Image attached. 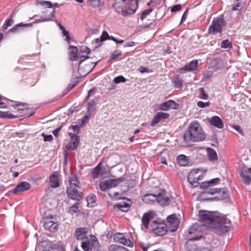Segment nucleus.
<instances>
[{
  "label": "nucleus",
  "instance_id": "1",
  "mask_svg": "<svg viewBox=\"0 0 251 251\" xmlns=\"http://www.w3.org/2000/svg\"><path fill=\"white\" fill-rule=\"evenodd\" d=\"M199 215L200 221L204 226L211 228L215 233L219 235L227 232L230 228V220L219 212L200 210Z\"/></svg>",
  "mask_w": 251,
  "mask_h": 251
},
{
  "label": "nucleus",
  "instance_id": "55",
  "mask_svg": "<svg viewBox=\"0 0 251 251\" xmlns=\"http://www.w3.org/2000/svg\"><path fill=\"white\" fill-rule=\"evenodd\" d=\"M100 173V170L97 168H95L92 172V176L94 178H97L98 177Z\"/></svg>",
  "mask_w": 251,
  "mask_h": 251
},
{
  "label": "nucleus",
  "instance_id": "62",
  "mask_svg": "<svg viewBox=\"0 0 251 251\" xmlns=\"http://www.w3.org/2000/svg\"><path fill=\"white\" fill-rule=\"evenodd\" d=\"M181 5H180V4L175 5L174 6H173V7L172 8L171 11L173 12L178 11L181 9Z\"/></svg>",
  "mask_w": 251,
  "mask_h": 251
},
{
  "label": "nucleus",
  "instance_id": "38",
  "mask_svg": "<svg viewBox=\"0 0 251 251\" xmlns=\"http://www.w3.org/2000/svg\"><path fill=\"white\" fill-rule=\"evenodd\" d=\"M96 103L94 100H91L88 103L87 112L88 114L91 115V113L96 109Z\"/></svg>",
  "mask_w": 251,
  "mask_h": 251
},
{
  "label": "nucleus",
  "instance_id": "6",
  "mask_svg": "<svg viewBox=\"0 0 251 251\" xmlns=\"http://www.w3.org/2000/svg\"><path fill=\"white\" fill-rule=\"evenodd\" d=\"M122 179H111L100 181L99 183L100 189L102 191H106L109 189L115 187L122 181Z\"/></svg>",
  "mask_w": 251,
  "mask_h": 251
},
{
  "label": "nucleus",
  "instance_id": "9",
  "mask_svg": "<svg viewBox=\"0 0 251 251\" xmlns=\"http://www.w3.org/2000/svg\"><path fill=\"white\" fill-rule=\"evenodd\" d=\"M224 25V20L222 18L218 17L214 19L209 27L210 33L214 34L216 32H220Z\"/></svg>",
  "mask_w": 251,
  "mask_h": 251
},
{
  "label": "nucleus",
  "instance_id": "33",
  "mask_svg": "<svg viewBox=\"0 0 251 251\" xmlns=\"http://www.w3.org/2000/svg\"><path fill=\"white\" fill-rule=\"evenodd\" d=\"M156 196L153 194H147L143 197V201L146 203H150L152 201H156Z\"/></svg>",
  "mask_w": 251,
  "mask_h": 251
},
{
  "label": "nucleus",
  "instance_id": "12",
  "mask_svg": "<svg viewBox=\"0 0 251 251\" xmlns=\"http://www.w3.org/2000/svg\"><path fill=\"white\" fill-rule=\"evenodd\" d=\"M169 226L172 231H175L177 228L179 222L175 214H172L168 216L167 218Z\"/></svg>",
  "mask_w": 251,
  "mask_h": 251
},
{
  "label": "nucleus",
  "instance_id": "58",
  "mask_svg": "<svg viewBox=\"0 0 251 251\" xmlns=\"http://www.w3.org/2000/svg\"><path fill=\"white\" fill-rule=\"evenodd\" d=\"M213 75V72L211 71H206L204 74L203 77L205 79H207L210 78Z\"/></svg>",
  "mask_w": 251,
  "mask_h": 251
},
{
  "label": "nucleus",
  "instance_id": "51",
  "mask_svg": "<svg viewBox=\"0 0 251 251\" xmlns=\"http://www.w3.org/2000/svg\"><path fill=\"white\" fill-rule=\"evenodd\" d=\"M200 98L203 100H207L208 99V95L204 92L203 88L200 89Z\"/></svg>",
  "mask_w": 251,
  "mask_h": 251
},
{
  "label": "nucleus",
  "instance_id": "56",
  "mask_svg": "<svg viewBox=\"0 0 251 251\" xmlns=\"http://www.w3.org/2000/svg\"><path fill=\"white\" fill-rule=\"evenodd\" d=\"M242 7V4L240 2H237L233 4L232 9L233 11L239 10L241 9Z\"/></svg>",
  "mask_w": 251,
  "mask_h": 251
},
{
  "label": "nucleus",
  "instance_id": "24",
  "mask_svg": "<svg viewBox=\"0 0 251 251\" xmlns=\"http://www.w3.org/2000/svg\"><path fill=\"white\" fill-rule=\"evenodd\" d=\"M28 107V106L26 103H19L14 106V110L15 112H19V114H23Z\"/></svg>",
  "mask_w": 251,
  "mask_h": 251
},
{
  "label": "nucleus",
  "instance_id": "18",
  "mask_svg": "<svg viewBox=\"0 0 251 251\" xmlns=\"http://www.w3.org/2000/svg\"><path fill=\"white\" fill-rule=\"evenodd\" d=\"M50 185L52 188H56L59 186L58 173L53 172L50 177Z\"/></svg>",
  "mask_w": 251,
  "mask_h": 251
},
{
  "label": "nucleus",
  "instance_id": "57",
  "mask_svg": "<svg viewBox=\"0 0 251 251\" xmlns=\"http://www.w3.org/2000/svg\"><path fill=\"white\" fill-rule=\"evenodd\" d=\"M42 135L44 137V141H50L53 139V137L51 135H46L45 133H43Z\"/></svg>",
  "mask_w": 251,
  "mask_h": 251
},
{
  "label": "nucleus",
  "instance_id": "27",
  "mask_svg": "<svg viewBox=\"0 0 251 251\" xmlns=\"http://www.w3.org/2000/svg\"><path fill=\"white\" fill-rule=\"evenodd\" d=\"M130 206V201H128L127 202H121L117 205H115V207H117L121 211L124 212L127 211Z\"/></svg>",
  "mask_w": 251,
  "mask_h": 251
},
{
  "label": "nucleus",
  "instance_id": "41",
  "mask_svg": "<svg viewBox=\"0 0 251 251\" xmlns=\"http://www.w3.org/2000/svg\"><path fill=\"white\" fill-rule=\"evenodd\" d=\"M59 27H60V29L62 30V33L63 34V36H65L66 37V40L68 42V43H70V37L69 36V33L65 29V28L63 26H62L60 24H58Z\"/></svg>",
  "mask_w": 251,
  "mask_h": 251
},
{
  "label": "nucleus",
  "instance_id": "35",
  "mask_svg": "<svg viewBox=\"0 0 251 251\" xmlns=\"http://www.w3.org/2000/svg\"><path fill=\"white\" fill-rule=\"evenodd\" d=\"M86 2L88 6L93 8H99L101 3L100 0H88Z\"/></svg>",
  "mask_w": 251,
  "mask_h": 251
},
{
  "label": "nucleus",
  "instance_id": "47",
  "mask_svg": "<svg viewBox=\"0 0 251 251\" xmlns=\"http://www.w3.org/2000/svg\"><path fill=\"white\" fill-rule=\"evenodd\" d=\"M121 243L128 247H131L132 245V243L131 241L125 238L121 239Z\"/></svg>",
  "mask_w": 251,
  "mask_h": 251
},
{
  "label": "nucleus",
  "instance_id": "14",
  "mask_svg": "<svg viewBox=\"0 0 251 251\" xmlns=\"http://www.w3.org/2000/svg\"><path fill=\"white\" fill-rule=\"evenodd\" d=\"M68 196L73 200L79 201L82 198V193L78 192L75 188L70 186L67 190Z\"/></svg>",
  "mask_w": 251,
  "mask_h": 251
},
{
  "label": "nucleus",
  "instance_id": "61",
  "mask_svg": "<svg viewBox=\"0 0 251 251\" xmlns=\"http://www.w3.org/2000/svg\"><path fill=\"white\" fill-rule=\"evenodd\" d=\"M96 89L95 88L90 89L88 92L86 99H88L91 96H94V94L96 93Z\"/></svg>",
  "mask_w": 251,
  "mask_h": 251
},
{
  "label": "nucleus",
  "instance_id": "17",
  "mask_svg": "<svg viewBox=\"0 0 251 251\" xmlns=\"http://www.w3.org/2000/svg\"><path fill=\"white\" fill-rule=\"evenodd\" d=\"M156 198V201L161 205H167L170 203V198L166 195L164 191L158 194Z\"/></svg>",
  "mask_w": 251,
  "mask_h": 251
},
{
  "label": "nucleus",
  "instance_id": "31",
  "mask_svg": "<svg viewBox=\"0 0 251 251\" xmlns=\"http://www.w3.org/2000/svg\"><path fill=\"white\" fill-rule=\"evenodd\" d=\"M54 10H53L52 12H50V14L47 16V17H45L44 18L42 17L41 19L39 20L36 19V21L35 22V23H40L50 21H53L54 19Z\"/></svg>",
  "mask_w": 251,
  "mask_h": 251
},
{
  "label": "nucleus",
  "instance_id": "13",
  "mask_svg": "<svg viewBox=\"0 0 251 251\" xmlns=\"http://www.w3.org/2000/svg\"><path fill=\"white\" fill-rule=\"evenodd\" d=\"M178 104L173 100H169L161 103L159 105V109L162 111H168L171 109H176Z\"/></svg>",
  "mask_w": 251,
  "mask_h": 251
},
{
  "label": "nucleus",
  "instance_id": "25",
  "mask_svg": "<svg viewBox=\"0 0 251 251\" xmlns=\"http://www.w3.org/2000/svg\"><path fill=\"white\" fill-rule=\"evenodd\" d=\"M87 229L86 228H79L75 231V236L77 240H81L86 237Z\"/></svg>",
  "mask_w": 251,
  "mask_h": 251
},
{
  "label": "nucleus",
  "instance_id": "40",
  "mask_svg": "<svg viewBox=\"0 0 251 251\" xmlns=\"http://www.w3.org/2000/svg\"><path fill=\"white\" fill-rule=\"evenodd\" d=\"M110 38V36L106 31H103L100 36V39L97 38L96 39V42L97 43H99L100 42H102L103 41H105L107 39Z\"/></svg>",
  "mask_w": 251,
  "mask_h": 251
},
{
  "label": "nucleus",
  "instance_id": "10",
  "mask_svg": "<svg viewBox=\"0 0 251 251\" xmlns=\"http://www.w3.org/2000/svg\"><path fill=\"white\" fill-rule=\"evenodd\" d=\"M58 225L53 220V217H46L44 219V227L46 230L52 232L57 230Z\"/></svg>",
  "mask_w": 251,
  "mask_h": 251
},
{
  "label": "nucleus",
  "instance_id": "19",
  "mask_svg": "<svg viewBox=\"0 0 251 251\" xmlns=\"http://www.w3.org/2000/svg\"><path fill=\"white\" fill-rule=\"evenodd\" d=\"M69 58L72 61H76L78 59V50L75 46H70L69 48Z\"/></svg>",
  "mask_w": 251,
  "mask_h": 251
},
{
  "label": "nucleus",
  "instance_id": "32",
  "mask_svg": "<svg viewBox=\"0 0 251 251\" xmlns=\"http://www.w3.org/2000/svg\"><path fill=\"white\" fill-rule=\"evenodd\" d=\"M70 186L78 187L79 181L76 175L74 174L69 177V178Z\"/></svg>",
  "mask_w": 251,
  "mask_h": 251
},
{
  "label": "nucleus",
  "instance_id": "46",
  "mask_svg": "<svg viewBox=\"0 0 251 251\" xmlns=\"http://www.w3.org/2000/svg\"><path fill=\"white\" fill-rule=\"evenodd\" d=\"M126 78L122 75L117 76L114 79V82L116 84L120 82H126Z\"/></svg>",
  "mask_w": 251,
  "mask_h": 251
},
{
  "label": "nucleus",
  "instance_id": "5",
  "mask_svg": "<svg viewBox=\"0 0 251 251\" xmlns=\"http://www.w3.org/2000/svg\"><path fill=\"white\" fill-rule=\"evenodd\" d=\"M97 62H92L89 59H82L80 60L78 71L83 75L90 72L96 66Z\"/></svg>",
  "mask_w": 251,
  "mask_h": 251
},
{
  "label": "nucleus",
  "instance_id": "29",
  "mask_svg": "<svg viewBox=\"0 0 251 251\" xmlns=\"http://www.w3.org/2000/svg\"><path fill=\"white\" fill-rule=\"evenodd\" d=\"M208 159L210 161H214L218 159V155L216 151L211 148L207 149Z\"/></svg>",
  "mask_w": 251,
  "mask_h": 251
},
{
  "label": "nucleus",
  "instance_id": "52",
  "mask_svg": "<svg viewBox=\"0 0 251 251\" xmlns=\"http://www.w3.org/2000/svg\"><path fill=\"white\" fill-rule=\"evenodd\" d=\"M40 5L46 8H51L52 7V3L49 1H43L40 3Z\"/></svg>",
  "mask_w": 251,
  "mask_h": 251
},
{
  "label": "nucleus",
  "instance_id": "60",
  "mask_svg": "<svg viewBox=\"0 0 251 251\" xmlns=\"http://www.w3.org/2000/svg\"><path fill=\"white\" fill-rule=\"evenodd\" d=\"M123 235L121 233L116 234L114 236V239L119 241L121 243V239L124 238Z\"/></svg>",
  "mask_w": 251,
  "mask_h": 251
},
{
  "label": "nucleus",
  "instance_id": "8",
  "mask_svg": "<svg viewBox=\"0 0 251 251\" xmlns=\"http://www.w3.org/2000/svg\"><path fill=\"white\" fill-rule=\"evenodd\" d=\"M201 226L196 223L193 225V226L189 228L188 231V233L190 235H192L190 237L189 240L191 241H196L200 240L201 238Z\"/></svg>",
  "mask_w": 251,
  "mask_h": 251
},
{
  "label": "nucleus",
  "instance_id": "21",
  "mask_svg": "<svg viewBox=\"0 0 251 251\" xmlns=\"http://www.w3.org/2000/svg\"><path fill=\"white\" fill-rule=\"evenodd\" d=\"M209 122L212 126L217 127L218 128H222L224 126V124L221 118L218 116H213L209 120Z\"/></svg>",
  "mask_w": 251,
  "mask_h": 251
},
{
  "label": "nucleus",
  "instance_id": "39",
  "mask_svg": "<svg viewBox=\"0 0 251 251\" xmlns=\"http://www.w3.org/2000/svg\"><path fill=\"white\" fill-rule=\"evenodd\" d=\"M221 47L224 49H231L232 47V44L228 40H225L221 42Z\"/></svg>",
  "mask_w": 251,
  "mask_h": 251
},
{
  "label": "nucleus",
  "instance_id": "28",
  "mask_svg": "<svg viewBox=\"0 0 251 251\" xmlns=\"http://www.w3.org/2000/svg\"><path fill=\"white\" fill-rule=\"evenodd\" d=\"M32 24H30V23L24 24H23L21 23L20 24L16 25L14 27L11 28L9 31L13 33H16L18 32V31H19L21 27H30L32 26Z\"/></svg>",
  "mask_w": 251,
  "mask_h": 251
},
{
  "label": "nucleus",
  "instance_id": "54",
  "mask_svg": "<svg viewBox=\"0 0 251 251\" xmlns=\"http://www.w3.org/2000/svg\"><path fill=\"white\" fill-rule=\"evenodd\" d=\"M174 83L175 84V86L176 88H180L181 87L182 85V80L178 78H176Z\"/></svg>",
  "mask_w": 251,
  "mask_h": 251
},
{
  "label": "nucleus",
  "instance_id": "15",
  "mask_svg": "<svg viewBox=\"0 0 251 251\" xmlns=\"http://www.w3.org/2000/svg\"><path fill=\"white\" fill-rule=\"evenodd\" d=\"M30 187L31 185L29 183L26 181H23L12 190V193L17 194L19 193L29 190Z\"/></svg>",
  "mask_w": 251,
  "mask_h": 251
},
{
  "label": "nucleus",
  "instance_id": "23",
  "mask_svg": "<svg viewBox=\"0 0 251 251\" xmlns=\"http://www.w3.org/2000/svg\"><path fill=\"white\" fill-rule=\"evenodd\" d=\"M248 173L251 174V167L248 170H243L241 172V176L245 184L249 185L251 181V177L248 175Z\"/></svg>",
  "mask_w": 251,
  "mask_h": 251
},
{
  "label": "nucleus",
  "instance_id": "11",
  "mask_svg": "<svg viewBox=\"0 0 251 251\" xmlns=\"http://www.w3.org/2000/svg\"><path fill=\"white\" fill-rule=\"evenodd\" d=\"M69 135L71 139V142L66 146L67 150H75L79 144V136L72 132H69Z\"/></svg>",
  "mask_w": 251,
  "mask_h": 251
},
{
  "label": "nucleus",
  "instance_id": "50",
  "mask_svg": "<svg viewBox=\"0 0 251 251\" xmlns=\"http://www.w3.org/2000/svg\"><path fill=\"white\" fill-rule=\"evenodd\" d=\"M219 192V190L217 188H212V189H206L204 193L206 194H208L210 195H213L215 193Z\"/></svg>",
  "mask_w": 251,
  "mask_h": 251
},
{
  "label": "nucleus",
  "instance_id": "37",
  "mask_svg": "<svg viewBox=\"0 0 251 251\" xmlns=\"http://www.w3.org/2000/svg\"><path fill=\"white\" fill-rule=\"evenodd\" d=\"M79 203L78 202H75L69 208L68 212L71 214L78 213L79 212Z\"/></svg>",
  "mask_w": 251,
  "mask_h": 251
},
{
  "label": "nucleus",
  "instance_id": "59",
  "mask_svg": "<svg viewBox=\"0 0 251 251\" xmlns=\"http://www.w3.org/2000/svg\"><path fill=\"white\" fill-rule=\"evenodd\" d=\"M108 195L112 199H116V200L120 199H121V198L120 197H119V193H118V192H115V193H114L113 194H112V193L110 192V193H108Z\"/></svg>",
  "mask_w": 251,
  "mask_h": 251
},
{
  "label": "nucleus",
  "instance_id": "42",
  "mask_svg": "<svg viewBox=\"0 0 251 251\" xmlns=\"http://www.w3.org/2000/svg\"><path fill=\"white\" fill-rule=\"evenodd\" d=\"M87 201L88 202V205L91 204L90 206H93V203L96 201V197L94 195H90L88 196L86 198Z\"/></svg>",
  "mask_w": 251,
  "mask_h": 251
},
{
  "label": "nucleus",
  "instance_id": "30",
  "mask_svg": "<svg viewBox=\"0 0 251 251\" xmlns=\"http://www.w3.org/2000/svg\"><path fill=\"white\" fill-rule=\"evenodd\" d=\"M80 52L82 53V55L79 56L80 60L87 59V55L90 53V49L86 46H81L80 48Z\"/></svg>",
  "mask_w": 251,
  "mask_h": 251
},
{
  "label": "nucleus",
  "instance_id": "26",
  "mask_svg": "<svg viewBox=\"0 0 251 251\" xmlns=\"http://www.w3.org/2000/svg\"><path fill=\"white\" fill-rule=\"evenodd\" d=\"M220 181V179L219 178H215L207 181H205L202 183L201 185V188H208L214 186L218 184Z\"/></svg>",
  "mask_w": 251,
  "mask_h": 251
},
{
  "label": "nucleus",
  "instance_id": "63",
  "mask_svg": "<svg viewBox=\"0 0 251 251\" xmlns=\"http://www.w3.org/2000/svg\"><path fill=\"white\" fill-rule=\"evenodd\" d=\"M152 10L151 9H147L146 10H145L143 13H142V18H146V17L149 15L151 12Z\"/></svg>",
  "mask_w": 251,
  "mask_h": 251
},
{
  "label": "nucleus",
  "instance_id": "7",
  "mask_svg": "<svg viewBox=\"0 0 251 251\" xmlns=\"http://www.w3.org/2000/svg\"><path fill=\"white\" fill-rule=\"evenodd\" d=\"M202 174L201 170L199 169L192 170L188 176V180L190 184L193 187L197 186Z\"/></svg>",
  "mask_w": 251,
  "mask_h": 251
},
{
  "label": "nucleus",
  "instance_id": "20",
  "mask_svg": "<svg viewBox=\"0 0 251 251\" xmlns=\"http://www.w3.org/2000/svg\"><path fill=\"white\" fill-rule=\"evenodd\" d=\"M52 244L48 240L39 243L38 247L42 251H50L52 248Z\"/></svg>",
  "mask_w": 251,
  "mask_h": 251
},
{
  "label": "nucleus",
  "instance_id": "16",
  "mask_svg": "<svg viewBox=\"0 0 251 251\" xmlns=\"http://www.w3.org/2000/svg\"><path fill=\"white\" fill-rule=\"evenodd\" d=\"M169 114L167 113L159 112L157 113L154 116L151 122V126H154L159 123L162 119H165L169 117Z\"/></svg>",
  "mask_w": 251,
  "mask_h": 251
},
{
  "label": "nucleus",
  "instance_id": "4",
  "mask_svg": "<svg viewBox=\"0 0 251 251\" xmlns=\"http://www.w3.org/2000/svg\"><path fill=\"white\" fill-rule=\"evenodd\" d=\"M142 0H123L114 5L115 10L124 16L134 14L138 7V2Z\"/></svg>",
  "mask_w": 251,
  "mask_h": 251
},
{
  "label": "nucleus",
  "instance_id": "45",
  "mask_svg": "<svg viewBox=\"0 0 251 251\" xmlns=\"http://www.w3.org/2000/svg\"><path fill=\"white\" fill-rule=\"evenodd\" d=\"M110 249L114 250V251H128L126 248L123 247H119L116 245L111 246Z\"/></svg>",
  "mask_w": 251,
  "mask_h": 251
},
{
  "label": "nucleus",
  "instance_id": "48",
  "mask_svg": "<svg viewBox=\"0 0 251 251\" xmlns=\"http://www.w3.org/2000/svg\"><path fill=\"white\" fill-rule=\"evenodd\" d=\"M72 129L74 131V133H75L77 135V133H79L80 130V126L78 125H75L72 126L69 128V130ZM73 133V132H72Z\"/></svg>",
  "mask_w": 251,
  "mask_h": 251
},
{
  "label": "nucleus",
  "instance_id": "53",
  "mask_svg": "<svg viewBox=\"0 0 251 251\" xmlns=\"http://www.w3.org/2000/svg\"><path fill=\"white\" fill-rule=\"evenodd\" d=\"M210 103L208 102H204L202 101H199L197 102L198 106L202 108L208 107Z\"/></svg>",
  "mask_w": 251,
  "mask_h": 251
},
{
  "label": "nucleus",
  "instance_id": "34",
  "mask_svg": "<svg viewBox=\"0 0 251 251\" xmlns=\"http://www.w3.org/2000/svg\"><path fill=\"white\" fill-rule=\"evenodd\" d=\"M19 116V114L14 115L12 114L9 112H3L0 111V117L2 118H7L9 119H13L18 118Z\"/></svg>",
  "mask_w": 251,
  "mask_h": 251
},
{
  "label": "nucleus",
  "instance_id": "3",
  "mask_svg": "<svg viewBox=\"0 0 251 251\" xmlns=\"http://www.w3.org/2000/svg\"><path fill=\"white\" fill-rule=\"evenodd\" d=\"M184 140L186 143L191 141L199 142L204 140L205 135L199 123L197 122L191 123L189 129L184 134Z\"/></svg>",
  "mask_w": 251,
  "mask_h": 251
},
{
  "label": "nucleus",
  "instance_id": "49",
  "mask_svg": "<svg viewBox=\"0 0 251 251\" xmlns=\"http://www.w3.org/2000/svg\"><path fill=\"white\" fill-rule=\"evenodd\" d=\"M122 55V53L121 52H115L114 53H113L110 59H109V61H111L112 60H115L117 58H118L119 57L121 56Z\"/></svg>",
  "mask_w": 251,
  "mask_h": 251
},
{
  "label": "nucleus",
  "instance_id": "44",
  "mask_svg": "<svg viewBox=\"0 0 251 251\" xmlns=\"http://www.w3.org/2000/svg\"><path fill=\"white\" fill-rule=\"evenodd\" d=\"M81 247L84 251H89L91 250L89 241L82 242Z\"/></svg>",
  "mask_w": 251,
  "mask_h": 251
},
{
  "label": "nucleus",
  "instance_id": "36",
  "mask_svg": "<svg viewBox=\"0 0 251 251\" xmlns=\"http://www.w3.org/2000/svg\"><path fill=\"white\" fill-rule=\"evenodd\" d=\"M177 160L178 163L181 166H185L188 164L186 156L184 155H179L177 158Z\"/></svg>",
  "mask_w": 251,
  "mask_h": 251
},
{
  "label": "nucleus",
  "instance_id": "64",
  "mask_svg": "<svg viewBox=\"0 0 251 251\" xmlns=\"http://www.w3.org/2000/svg\"><path fill=\"white\" fill-rule=\"evenodd\" d=\"M136 45V43L134 42H128L126 43V44L124 45L125 47H133Z\"/></svg>",
  "mask_w": 251,
  "mask_h": 251
},
{
  "label": "nucleus",
  "instance_id": "2",
  "mask_svg": "<svg viewBox=\"0 0 251 251\" xmlns=\"http://www.w3.org/2000/svg\"><path fill=\"white\" fill-rule=\"evenodd\" d=\"M154 214L153 212L149 211L143 215L142 219L143 226L142 228L145 230L149 229L154 234L158 236L164 235L167 231V226L164 221L153 220L151 221L149 226V223L153 219Z\"/></svg>",
  "mask_w": 251,
  "mask_h": 251
},
{
  "label": "nucleus",
  "instance_id": "43",
  "mask_svg": "<svg viewBox=\"0 0 251 251\" xmlns=\"http://www.w3.org/2000/svg\"><path fill=\"white\" fill-rule=\"evenodd\" d=\"M13 23V20L12 18L7 19L5 21L4 25H3V26H2L3 30H5L7 29V28L9 26H11Z\"/></svg>",
  "mask_w": 251,
  "mask_h": 251
},
{
  "label": "nucleus",
  "instance_id": "22",
  "mask_svg": "<svg viewBox=\"0 0 251 251\" xmlns=\"http://www.w3.org/2000/svg\"><path fill=\"white\" fill-rule=\"evenodd\" d=\"M198 60H193L188 64L185 65L183 68H181L180 70L187 71L196 70L198 68Z\"/></svg>",
  "mask_w": 251,
  "mask_h": 251
}]
</instances>
